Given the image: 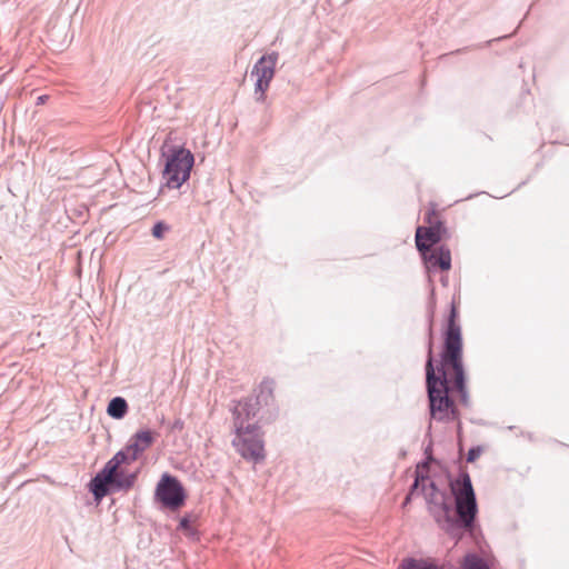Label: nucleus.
I'll list each match as a JSON object with an SVG mask.
<instances>
[{"label": "nucleus", "mask_w": 569, "mask_h": 569, "mask_svg": "<svg viewBox=\"0 0 569 569\" xmlns=\"http://www.w3.org/2000/svg\"><path fill=\"white\" fill-rule=\"evenodd\" d=\"M458 312L455 305L451 306L450 315L445 331V346L441 353L440 376H437L433 368L432 342L428 345V359L426 363L427 389L430 401L431 416L435 419L443 420L452 406L448 397V375L452 370L455 388L465 392V370L462 365V336L461 327L457 323Z\"/></svg>", "instance_id": "obj_1"}, {"label": "nucleus", "mask_w": 569, "mask_h": 569, "mask_svg": "<svg viewBox=\"0 0 569 569\" xmlns=\"http://www.w3.org/2000/svg\"><path fill=\"white\" fill-rule=\"evenodd\" d=\"M257 401H239L233 409L234 437L232 446L247 460L254 462L264 459L263 438L256 416Z\"/></svg>", "instance_id": "obj_2"}, {"label": "nucleus", "mask_w": 569, "mask_h": 569, "mask_svg": "<svg viewBox=\"0 0 569 569\" xmlns=\"http://www.w3.org/2000/svg\"><path fill=\"white\" fill-rule=\"evenodd\" d=\"M131 461L130 455L124 451L117 452L110 459L104 468L92 480V492L97 498H101L108 493V487L114 486L118 489L129 488L133 482V477L120 478L118 468L120 465Z\"/></svg>", "instance_id": "obj_3"}, {"label": "nucleus", "mask_w": 569, "mask_h": 569, "mask_svg": "<svg viewBox=\"0 0 569 569\" xmlns=\"http://www.w3.org/2000/svg\"><path fill=\"white\" fill-rule=\"evenodd\" d=\"M458 488H452L456 498V510L465 528L472 527L477 515V501L469 475L465 473Z\"/></svg>", "instance_id": "obj_4"}, {"label": "nucleus", "mask_w": 569, "mask_h": 569, "mask_svg": "<svg viewBox=\"0 0 569 569\" xmlns=\"http://www.w3.org/2000/svg\"><path fill=\"white\" fill-rule=\"evenodd\" d=\"M193 156L189 150L178 149L167 160L163 171L167 184L170 188H179L190 176L193 166Z\"/></svg>", "instance_id": "obj_5"}, {"label": "nucleus", "mask_w": 569, "mask_h": 569, "mask_svg": "<svg viewBox=\"0 0 569 569\" xmlns=\"http://www.w3.org/2000/svg\"><path fill=\"white\" fill-rule=\"evenodd\" d=\"M278 53L271 52L262 56L253 66L251 76L256 77L254 93L258 101H263L264 93L274 77Z\"/></svg>", "instance_id": "obj_6"}, {"label": "nucleus", "mask_w": 569, "mask_h": 569, "mask_svg": "<svg viewBox=\"0 0 569 569\" xmlns=\"http://www.w3.org/2000/svg\"><path fill=\"white\" fill-rule=\"evenodd\" d=\"M157 499L166 507L177 509L184 502V491L177 478L163 475L157 485Z\"/></svg>", "instance_id": "obj_7"}, {"label": "nucleus", "mask_w": 569, "mask_h": 569, "mask_svg": "<svg viewBox=\"0 0 569 569\" xmlns=\"http://www.w3.org/2000/svg\"><path fill=\"white\" fill-rule=\"evenodd\" d=\"M425 496L428 508L435 520L440 526L451 523V506L447 502L446 495L440 492L432 481H429L428 488H425Z\"/></svg>", "instance_id": "obj_8"}, {"label": "nucleus", "mask_w": 569, "mask_h": 569, "mask_svg": "<svg viewBox=\"0 0 569 569\" xmlns=\"http://www.w3.org/2000/svg\"><path fill=\"white\" fill-rule=\"evenodd\" d=\"M428 222L431 224L428 228L419 227L416 232V244L419 251H428L431 246L439 242L441 239L442 226L440 222L432 224L431 218H428Z\"/></svg>", "instance_id": "obj_9"}, {"label": "nucleus", "mask_w": 569, "mask_h": 569, "mask_svg": "<svg viewBox=\"0 0 569 569\" xmlns=\"http://www.w3.org/2000/svg\"><path fill=\"white\" fill-rule=\"evenodd\" d=\"M156 435L150 430H139L132 436L127 446V452L130 455L131 461H134L141 452L152 445Z\"/></svg>", "instance_id": "obj_10"}, {"label": "nucleus", "mask_w": 569, "mask_h": 569, "mask_svg": "<svg viewBox=\"0 0 569 569\" xmlns=\"http://www.w3.org/2000/svg\"><path fill=\"white\" fill-rule=\"evenodd\" d=\"M401 569H443L430 559H405L401 563Z\"/></svg>", "instance_id": "obj_11"}, {"label": "nucleus", "mask_w": 569, "mask_h": 569, "mask_svg": "<svg viewBox=\"0 0 569 569\" xmlns=\"http://www.w3.org/2000/svg\"><path fill=\"white\" fill-rule=\"evenodd\" d=\"M128 410L127 401L121 397L113 398L107 408V412L114 419H121L124 417Z\"/></svg>", "instance_id": "obj_12"}, {"label": "nucleus", "mask_w": 569, "mask_h": 569, "mask_svg": "<svg viewBox=\"0 0 569 569\" xmlns=\"http://www.w3.org/2000/svg\"><path fill=\"white\" fill-rule=\"evenodd\" d=\"M430 261L432 264H438L442 270H449L451 267L450 251L445 248H439V250L431 254Z\"/></svg>", "instance_id": "obj_13"}, {"label": "nucleus", "mask_w": 569, "mask_h": 569, "mask_svg": "<svg viewBox=\"0 0 569 569\" xmlns=\"http://www.w3.org/2000/svg\"><path fill=\"white\" fill-rule=\"evenodd\" d=\"M463 569H489L488 565L482 558L475 553H469L465 557L462 562Z\"/></svg>", "instance_id": "obj_14"}, {"label": "nucleus", "mask_w": 569, "mask_h": 569, "mask_svg": "<svg viewBox=\"0 0 569 569\" xmlns=\"http://www.w3.org/2000/svg\"><path fill=\"white\" fill-rule=\"evenodd\" d=\"M169 230V227L163 222H157L152 228V236L157 239H162L164 232Z\"/></svg>", "instance_id": "obj_15"}, {"label": "nucleus", "mask_w": 569, "mask_h": 569, "mask_svg": "<svg viewBox=\"0 0 569 569\" xmlns=\"http://www.w3.org/2000/svg\"><path fill=\"white\" fill-rule=\"evenodd\" d=\"M179 526H180V528H181L182 530H184V532H186L187 535H189V536H190V535H192V533H193V532H192V529H191V527H190V521H189L187 518H182V519L180 520V525H179Z\"/></svg>", "instance_id": "obj_16"}, {"label": "nucleus", "mask_w": 569, "mask_h": 569, "mask_svg": "<svg viewBox=\"0 0 569 569\" xmlns=\"http://www.w3.org/2000/svg\"><path fill=\"white\" fill-rule=\"evenodd\" d=\"M478 456H479V451L475 450V449H471L468 452V461H473Z\"/></svg>", "instance_id": "obj_17"}, {"label": "nucleus", "mask_w": 569, "mask_h": 569, "mask_svg": "<svg viewBox=\"0 0 569 569\" xmlns=\"http://www.w3.org/2000/svg\"><path fill=\"white\" fill-rule=\"evenodd\" d=\"M47 98H48L47 96H40V97H38V104L44 103V102H46V100H47Z\"/></svg>", "instance_id": "obj_18"}, {"label": "nucleus", "mask_w": 569, "mask_h": 569, "mask_svg": "<svg viewBox=\"0 0 569 569\" xmlns=\"http://www.w3.org/2000/svg\"><path fill=\"white\" fill-rule=\"evenodd\" d=\"M417 487H418V479L413 483V489H416Z\"/></svg>", "instance_id": "obj_19"}]
</instances>
